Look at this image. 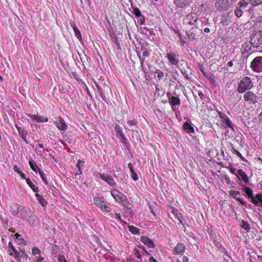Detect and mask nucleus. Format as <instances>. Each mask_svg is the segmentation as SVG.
Masks as SVG:
<instances>
[{"mask_svg":"<svg viewBox=\"0 0 262 262\" xmlns=\"http://www.w3.org/2000/svg\"><path fill=\"white\" fill-rule=\"evenodd\" d=\"M9 210L12 215L27 221L32 227H36L39 224V220L30 208L17 204H13L10 206Z\"/></svg>","mask_w":262,"mask_h":262,"instance_id":"obj_1","label":"nucleus"},{"mask_svg":"<svg viewBox=\"0 0 262 262\" xmlns=\"http://www.w3.org/2000/svg\"><path fill=\"white\" fill-rule=\"evenodd\" d=\"M111 193L115 200L122 205L126 209L125 211L126 213H132V205L124 194L116 189H112L111 191Z\"/></svg>","mask_w":262,"mask_h":262,"instance_id":"obj_2","label":"nucleus"},{"mask_svg":"<svg viewBox=\"0 0 262 262\" xmlns=\"http://www.w3.org/2000/svg\"><path fill=\"white\" fill-rule=\"evenodd\" d=\"M253 87V83L250 77L245 76L240 80L237 91L239 94H243L246 91H249Z\"/></svg>","mask_w":262,"mask_h":262,"instance_id":"obj_3","label":"nucleus"},{"mask_svg":"<svg viewBox=\"0 0 262 262\" xmlns=\"http://www.w3.org/2000/svg\"><path fill=\"white\" fill-rule=\"evenodd\" d=\"M95 84L102 100L105 102H107V97L108 94L111 93V90L110 86L105 83L99 80L98 82L95 81Z\"/></svg>","mask_w":262,"mask_h":262,"instance_id":"obj_4","label":"nucleus"},{"mask_svg":"<svg viewBox=\"0 0 262 262\" xmlns=\"http://www.w3.org/2000/svg\"><path fill=\"white\" fill-rule=\"evenodd\" d=\"M235 0H216L215 6L220 11L227 10L233 4Z\"/></svg>","mask_w":262,"mask_h":262,"instance_id":"obj_5","label":"nucleus"},{"mask_svg":"<svg viewBox=\"0 0 262 262\" xmlns=\"http://www.w3.org/2000/svg\"><path fill=\"white\" fill-rule=\"evenodd\" d=\"M243 99L247 104L255 105L257 102V95L251 91H248L244 93Z\"/></svg>","mask_w":262,"mask_h":262,"instance_id":"obj_6","label":"nucleus"},{"mask_svg":"<svg viewBox=\"0 0 262 262\" xmlns=\"http://www.w3.org/2000/svg\"><path fill=\"white\" fill-rule=\"evenodd\" d=\"M250 68L255 72H262V56H256L251 61Z\"/></svg>","mask_w":262,"mask_h":262,"instance_id":"obj_7","label":"nucleus"},{"mask_svg":"<svg viewBox=\"0 0 262 262\" xmlns=\"http://www.w3.org/2000/svg\"><path fill=\"white\" fill-rule=\"evenodd\" d=\"M250 42L254 48H257L262 44V34L261 31H258L252 34Z\"/></svg>","mask_w":262,"mask_h":262,"instance_id":"obj_8","label":"nucleus"},{"mask_svg":"<svg viewBox=\"0 0 262 262\" xmlns=\"http://www.w3.org/2000/svg\"><path fill=\"white\" fill-rule=\"evenodd\" d=\"M198 20V17L195 13H191L186 15L183 18V24L186 26L195 25Z\"/></svg>","mask_w":262,"mask_h":262,"instance_id":"obj_9","label":"nucleus"},{"mask_svg":"<svg viewBox=\"0 0 262 262\" xmlns=\"http://www.w3.org/2000/svg\"><path fill=\"white\" fill-rule=\"evenodd\" d=\"M8 248H9V250L10 251L11 250L12 252H13L14 253V256L15 257V259L17 261H20V259H21V257H24V256H26V254L25 253V250H23L20 251V252H19L18 251H17L15 249V248L13 245L12 242H10L9 243V244H8ZM10 255H11V256L13 255V253H11V252L10 253Z\"/></svg>","mask_w":262,"mask_h":262,"instance_id":"obj_10","label":"nucleus"},{"mask_svg":"<svg viewBox=\"0 0 262 262\" xmlns=\"http://www.w3.org/2000/svg\"><path fill=\"white\" fill-rule=\"evenodd\" d=\"M200 31L201 30L198 28L196 25H194L189 30L187 28L186 35L188 38L194 40L199 36Z\"/></svg>","mask_w":262,"mask_h":262,"instance_id":"obj_11","label":"nucleus"},{"mask_svg":"<svg viewBox=\"0 0 262 262\" xmlns=\"http://www.w3.org/2000/svg\"><path fill=\"white\" fill-rule=\"evenodd\" d=\"M115 130L116 132V135L121 142V143L126 147L127 146L128 140L124 135L122 128L119 125L115 126Z\"/></svg>","mask_w":262,"mask_h":262,"instance_id":"obj_12","label":"nucleus"},{"mask_svg":"<svg viewBox=\"0 0 262 262\" xmlns=\"http://www.w3.org/2000/svg\"><path fill=\"white\" fill-rule=\"evenodd\" d=\"M166 57L171 65L177 66L179 63V55L174 52H170L168 53L167 54Z\"/></svg>","mask_w":262,"mask_h":262,"instance_id":"obj_13","label":"nucleus"},{"mask_svg":"<svg viewBox=\"0 0 262 262\" xmlns=\"http://www.w3.org/2000/svg\"><path fill=\"white\" fill-rule=\"evenodd\" d=\"M99 176L101 180L105 181L110 186L114 187L116 185V183L112 176L102 173H99Z\"/></svg>","mask_w":262,"mask_h":262,"instance_id":"obj_14","label":"nucleus"},{"mask_svg":"<svg viewBox=\"0 0 262 262\" xmlns=\"http://www.w3.org/2000/svg\"><path fill=\"white\" fill-rule=\"evenodd\" d=\"M27 116L30 118L32 121H35L37 123H45L48 121V118L46 116H41L38 115L27 114Z\"/></svg>","mask_w":262,"mask_h":262,"instance_id":"obj_15","label":"nucleus"},{"mask_svg":"<svg viewBox=\"0 0 262 262\" xmlns=\"http://www.w3.org/2000/svg\"><path fill=\"white\" fill-rule=\"evenodd\" d=\"M186 250V247L183 243H178L173 249V253L176 255H182Z\"/></svg>","mask_w":262,"mask_h":262,"instance_id":"obj_16","label":"nucleus"},{"mask_svg":"<svg viewBox=\"0 0 262 262\" xmlns=\"http://www.w3.org/2000/svg\"><path fill=\"white\" fill-rule=\"evenodd\" d=\"M56 126L61 131H65L67 129V125L65 121L61 117H58L54 122Z\"/></svg>","mask_w":262,"mask_h":262,"instance_id":"obj_17","label":"nucleus"},{"mask_svg":"<svg viewBox=\"0 0 262 262\" xmlns=\"http://www.w3.org/2000/svg\"><path fill=\"white\" fill-rule=\"evenodd\" d=\"M244 190L248 197L251 199V202L255 205H258V201H256L253 196V190L249 187L245 186Z\"/></svg>","mask_w":262,"mask_h":262,"instance_id":"obj_18","label":"nucleus"},{"mask_svg":"<svg viewBox=\"0 0 262 262\" xmlns=\"http://www.w3.org/2000/svg\"><path fill=\"white\" fill-rule=\"evenodd\" d=\"M180 71L185 79L189 81H193L191 70L189 67H187L186 68H182Z\"/></svg>","mask_w":262,"mask_h":262,"instance_id":"obj_19","label":"nucleus"},{"mask_svg":"<svg viewBox=\"0 0 262 262\" xmlns=\"http://www.w3.org/2000/svg\"><path fill=\"white\" fill-rule=\"evenodd\" d=\"M168 100L173 111H175V106L180 105L181 104V99L178 97L171 96L168 98Z\"/></svg>","mask_w":262,"mask_h":262,"instance_id":"obj_20","label":"nucleus"},{"mask_svg":"<svg viewBox=\"0 0 262 262\" xmlns=\"http://www.w3.org/2000/svg\"><path fill=\"white\" fill-rule=\"evenodd\" d=\"M191 124L190 120L186 121L183 125V129L188 134H194V129Z\"/></svg>","mask_w":262,"mask_h":262,"instance_id":"obj_21","label":"nucleus"},{"mask_svg":"<svg viewBox=\"0 0 262 262\" xmlns=\"http://www.w3.org/2000/svg\"><path fill=\"white\" fill-rule=\"evenodd\" d=\"M229 194L235 200H237L242 205H245L246 202H245L242 198H240V192L239 191L231 190L229 191Z\"/></svg>","mask_w":262,"mask_h":262,"instance_id":"obj_22","label":"nucleus"},{"mask_svg":"<svg viewBox=\"0 0 262 262\" xmlns=\"http://www.w3.org/2000/svg\"><path fill=\"white\" fill-rule=\"evenodd\" d=\"M238 175L237 178L239 180H242L246 184L249 182V179L246 173L242 169H239L237 171Z\"/></svg>","mask_w":262,"mask_h":262,"instance_id":"obj_23","label":"nucleus"},{"mask_svg":"<svg viewBox=\"0 0 262 262\" xmlns=\"http://www.w3.org/2000/svg\"><path fill=\"white\" fill-rule=\"evenodd\" d=\"M191 0H174L173 2L178 8H185L189 5Z\"/></svg>","mask_w":262,"mask_h":262,"instance_id":"obj_24","label":"nucleus"},{"mask_svg":"<svg viewBox=\"0 0 262 262\" xmlns=\"http://www.w3.org/2000/svg\"><path fill=\"white\" fill-rule=\"evenodd\" d=\"M140 241L142 242L144 245H147L149 248H154L155 244L152 241V240L150 239L149 238L146 236H142L140 237Z\"/></svg>","mask_w":262,"mask_h":262,"instance_id":"obj_25","label":"nucleus"},{"mask_svg":"<svg viewBox=\"0 0 262 262\" xmlns=\"http://www.w3.org/2000/svg\"><path fill=\"white\" fill-rule=\"evenodd\" d=\"M16 127L18 132L19 135L21 137V138L25 141H27V136L28 135L27 132L25 130L24 128H21L20 126H19L16 125Z\"/></svg>","mask_w":262,"mask_h":262,"instance_id":"obj_26","label":"nucleus"},{"mask_svg":"<svg viewBox=\"0 0 262 262\" xmlns=\"http://www.w3.org/2000/svg\"><path fill=\"white\" fill-rule=\"evenodd\" d=\"M94 204L99 208L102 207V205L104 203L103 198L98 196L94 197Z\"/></svg>","mask_w":262,"mask_h":262,"instance_id":"obj_27","label":"nucleus"},{"mask_svg":"<svg viewBox=\"0 0 262 262\" xmlns=\"http://www.w3.org/2000/svg\"><path fill=\"white\" fill-rule=\"evenodd\" d=\"M35 195L36 197L37 200L38 201L39 203L42 207H45L47 206L48 203L41 195L39 194V193H36Z\"/></svg>","mask_w":262,"mask_h":262,"instance_id":"obj_28","label":"nucleus"},{"mask_svg":"<svg viewBox=\"0 0 262 262\" xmlns=\"http://www.w3.org/2000/svg\"><path fill=\"white\" fill-rule=\"evenodd\" d=\"M84 161L81 160H78V162L76 164V167L78 169V170L76 172V175H79L82 174L81 168L83 167L84 164Z\"/></svg>","mask_w":262,"mask_h":262,"instance_id":"obj_29","label":"nucleus"},{"mask_svg":"<svg viewBox=\"0 0 262 262\" xmlns=\"http://www.w3.org/2000/svg\"><path fill=\"white\" fill-rule=\"evenodd\" d=\"M26 182L27 184L29 186V187L31 188V189L35 192H37L39 191L38 188L37 186L33 184L31 180L29 178H27L26 179Z\"/></svg>","mask_w":262,"mask_h":262,"instance_id":"obj_30","label":"nucleus"},{"mask_svg":"<svg viewBox=\"0 0 262 262\" xmlns=\"http://www.w3.org/2000/svg\"><path fill=\"white\" fill-rule=\"evenodd\" d=\"M127 227H128V230L133 234H139L140 230L138 228H137L133 225H128L127 226Z\"/></svg>","mask_w":262,"mask_h":262,"instance_id":"obj_31","label":"nucleus"},{"mask_svg":"<svg viewBox=\"0 0 262 262\" xmlns=\"http://www.w3.org/2000/svg\"><path fill=\"white\" fill-rule=\"evenodd\" d=\"M171 209L172 213L175 216L176 218L182 223V221H181V214L179 210L172 207Z\"/></svg>","mask_w":262,"mask_h":262,"instance_id":"obj_32","label":"nucleus"},{"mask_svg":"<svg viewBox=\"0 0 262 262\" xmlns=\"http://www.w3.org/2000/svg\"><path fill=\"white\" fill-rule=\"evenodd\" d=\"M241 228L245 229L247 232H249L250 230V226L249 224L247 222L244 220L242 221Z\"/></svg>","mask_w":262,"mask_h":262,"instance_id":"obj_33","label":"nucleus"},{"mask_svg":"<svg viewBox=\"0 0 262 262\" xmlns=\"http://www.w3.org/2000/svg\"><path fill=\"white\" fill-rule=\"evenodd\" d=\"M37 169H38V171L39 172V174L42 179V180L43 181V182L46 184V185H48V181H47V178H46L44 173H43V172L42 171H41V170H40V169L37 167Z\"/></svg>","mask_w":262,"mask_h":262,"instance_id":"obj_34","label":"nucleus"},{"mask_svg":"<svg viewBox=\"0 0 262 262\" xmlns=\"http://www.w3.org/2000/svg\"><path fill=\"white\" fill-rule=\"evenodd\" d=\"M224 121L225 122L226 124L228 127L233 130L234 125H233L232 121L228 117L225 118V119L224 120Z\"/></svg>","mask_w":262,"mask_h":262,"instance_id":"obj_35","label":"nucleus"},{"mask_svg":"<svg viewBox=\"0 0 262 262\" xmlns=\"http://www.w3.org/2000/svg\"><path fill=\"white\" fill-rule=\"evenodd\" d=\"M155 74H157V77L159 80L162 79L164 77V73L160 69H156Z\"/></svg>","mask_w":262,"mask_h":262,"instance_id":"obj_36","label":"nucleus"},{"mask_svg":"<svg viewBox=\"0 0 262 262\" xmlns=\"http://www.w3.org/2000/svg\"><path fill=\"white\" fill-rule=\"evenodd\" d=\"M111 37L112 38L113 41L116 43L118 48L120 49V45L118 41L116 34L115 33H113L111 35Z\"/></svg>","mask_w":262,"mask_h":262,"instance_id":"obj_37","label":"nucleus"},{"mask_svg":"<svg viewBox=\"0 0 262 262\" xmlns=\"http://www.w3.org/2000/svg\"><path fill=\"white\" fill-rule=\"evenodd\" d=\"M249 3V0H242L238 3L239 7L241 8L242 7L245 8Z\"/></svg>","mask_w":262,"mask_h":262,"instance_id":"obj_38","label":"nucleus"},{"mask_svg":"<svg viewBox=\"0 0 262 262\" xmlns=\"http://www.w3.org/2000/svg\"><path fill=\"white\" fill-rule=\"evenodd\" d=\"M249 2L253 6H257L262 4V0H249Z\"/></svg>","mask_w":262,"mask_h":262,"instance_id":"obj_39","label":"nucleus"},{"mask_svg":"<svg viewBox=\"0 0 262 262\" xmlns=\"http://www.w3.org/2000/svg\"><path fill=\"white\" fill-rule=\"evenodd\" d=\"M32 254L34 255H41V251L36 247H34L32 249Z\"/></svg>","mask_w":262,"mask_h":262,"instance_id":"obj_40","label":"nucleus"},{"mask_svg":"<svg viewBox=\"0 0 262 262\" xmlns=\"http://www.w3.org/2000/svg\"><path fill=\"white\" fill-rule=\"evenodd\" d=\"M74 31L75 36L77 38V39L79 40H82L81 34V33L79 31V30L78 29V28H74Z\"/></svg>","mask_w":262,"mask_h":262,"instance_id":"obj_41","label":"nucleus"},{"mask_svg":"<svg viewBox=\"0 0 262 262\" xmlns=\"http://www.w3.org/2000/svg\"><path fill=\"white\" fill-rule=\"evenodd\" d=\"M29 164L32 170L37 173L36 167L37 168L38 167L36 165L35 163L32 161L30 160L29 161Z\"/></svg>","mask_w":262,"mask_h":262,"instance_id":"obj_42","label":"nucleus"},{"mask_svg":"<svg viewBox=\"0 0 262 262\" xmlns=\"http://www.w3.org/2000/svg\"><path fill=\"white\" fill-rule=\"evenodd\" d=\"M133 13L137 17H140L141 16V13L138 8L133 9Z\"/></svg>","mask_w":262,"mask_h":262,"instance_id":"obj_43","label":"nucleus"},{"mask_svg":"<svg viewBox=\"0 0 262 262\" xmlns=\"http://www.w3.org/2000/svg\"><path fill=\"white\" fill-rule=\"evenodd\" d=\"M234 14L237 17H240L242 15V12L241 10V8H236L234 11Z\"/></svg>","mask_w":262,"mask_h":262,"instance_id":"obj_44","label":"nucleus"},{"mask_svg":"<svg viewBox=\"0 0 262 262\" xmlns=\"http://www.w3.org/2000/svg\"><path fill=\"white\" fill-rule=\"evenodd\" d=\"M102 207L100 208L103 211H105L106 212H110L111 211V208L105 204L104 203L103 204Z\"/></svg>","mask_w":262,"mask_h":262,"instance_id":"obj_45","label":"nucleus"},{"mask_svg":"<svg viewBox=\"0 0 262 262\" xmlns=\"http://www.w3.org/2000/svg\"><path fill=\"white\" fill-rule=\"evenodd\" d=\"M130 176L134 181H136L138 180V177L135 171H130Z\"/></svg>","mask_w":262,"mask_h":262,"instance_id":"obj_46","label":"nucleus"},{"mask_svg":"<svg viewBox=\"0 0 262 262\" xmlns=\"http://www.w3.org/2000/svg\"><path fill=\"white\" fill-rule=\"evenodd\" d=\"M44 260V258L40 255L36 256L35 258V262H46V261H42Z\"/></svg>","mask_w":262,"mask_h":262,"instance_id":"obj_47","label":"nucleus"},{"mask_svg":"<svg viewBox=\"0 0 262 262\" xmlns=\"http://www.w3.org/2000/svg\"><path fill=\"white\" fill-rule=\"evenodd\" d=\"M58 262H68V261L63 255H60L58 257Z\"/></svg>","mask_w":262,"mask_h":262,"instance_id":"obj_48","label":"nucleus"},{"mask_svg":"<svg viewBox=\"0 0 262 262\" xmlns=\"http://www.w3.org/2000/svg\"><path fill=\"white\" fill-rule=\"evenodd\" d=\"M228 169L231 173L235 174L237 176V174L235 172L236 169L234 167H233L231 164L230 166L228 167Z\"/></svg>","mask_w":262,"mask_h":262,"instance_id":"obj_49","label":"nucleus"},{"mask_svg":"<svg viewBox=\"0 0 262 262\" xmlns=\"http://www.w3.org/2000/svg\"><path fill=\"white\" fill-rule=\"evenodd\" d=\"M255 197L256 198L255 200L258 201V203L260 202V203H262V194L260 193L256 194Z\"/></svg>","mask_w":262,"mask_h":262,"instance_id":"obj_50","label":"nucleus"},{"mask_svg":"<svg viewBox=\"0 0 262 262\" xmlns=\"http://www.w3.org/2000/svg\"><path fill=\"white\" fill-rule=\"evenodd\" d=\"M134 251V254L137 257V258H138V259H140L141 258V256L139 251L137 250L136 248H135Z\"/></svg>","mask_w":262,"mask_h":262,"instance_id":"obj_51","label":"nucleus"},{"mask_svg":"<svg viewBox=\"0 0 262 262\" xmlns=\"http://www.w3.org/2000/svg\"><path fill=\"white\" fill-rule=\"evenodd\" d=\"M115 218L120 223H122L123 221L121 219V215L120 213L115 212Z\"/></svg>","mask_w":262,"mask_h":262,"instance_id":"obj_52","label":"nucleus"},{"mask_svg":"<svg viewBox=\"0 0 262 262\" xmlns=\"http://www.w3.org/2000/svg\"><path fill=\"white\" fill-rule=\"evenodd\" d=\"M127 123L129 126H136L137 125V121L136 120H130L127 121Z\"/></svg>","mask_w":262,"mask_h":262,"instance_id":"obj_53","label":"nucleus"},{"mask_svg":"<svg viewBox=\"0 0 262 262\" xmlns=\"http://www.w3.org/2000/svg\"><path fill=\"white\" fill-rule=\"evenodd\" d=\"M217 113H218V114L219 115L220 118L222 119H223V120H224L225 119V118L227 117V116L225 114L223 113L221 111H219Z\"/></svg>","mask_w":262,"mask_h":262,"instance_id":"obj_54","label":"nucleus"},{"mask_svg":"<svg viewBox=\"0 0 262 262\" xmlns=\"http://www.w3.org/2000/svg\"><path fill=\"white\" fill-rule=\"evenodd\" d=\"M233 151L235 152V154L239 157L240 158H241L242 160H244V158L243 157L242 154L237 150H236L235 149H233Z\"/></svg>","mask_w":262,"mask_h":262,"instance_id":"obj_55","label":"nucleus"},{"mask_svg":"<svg viewBox=\"0 0 262 262\" xmlns=\"http://www.w3.org/2000/svg\"><path fill=\"white\" fill-rule=\"evenodd\" d=\"M14 171L19 174L21 171L20 170L19 168L17 166L15 165L13 167Z\"/></svg>","mask_w":262,"mask_h":262,"instance_id":"obj_56","label":"nucleus"},{"mask_svg":"<svg viewBox=\"0 0 262 262\" xmlns=\"http://www.w3.org/2000/svg\"><path fill=\"white\" fill-rule=\"evenodd\" d=\"M214 243L215 246L219 248L222 246V244L219 241H214Z\"/></svg>","mask_w":262,"mask_h":262,"instance_id":"obj_57","label":"nucleus"},{"mask_svg":"<svg viewBox=\"0 0 262 262\" xmlns=\"http://www.w3.org/2000/svg\"><path fill=\"white\" fill-rule=\"evenodd\" d=\"M198 95L199 97L200 98L201 100H203L204 98V94L202 91H199L198 93Z\"/></svg>","mask_w":262,"mask_h":262,"instance_id":"obj_58","label":"nucleus"},{"mask_svg":"<svg viewBox=\"0 0 262 262\" xmlns=\"http://www.w3.org/2000/svg\"><path fill=\"white\" fill-rule=\"evenodd\" d=\"M128 167L130 171H133L135 170L134 169L133 164L132 163H129L128 164Z\"/></svg>","mask_w":262,"mask_h":262,"instance_id":"obj_59","label":"nucleus"},{"mask_svg":"<svg viewBox=\"0 0 262 262\" xmlns=\"http://www.w3.org/2000/svg\"><path fill=\"white\" fill-rule=\"evenodd\" d=\"M18 174L20 176L21 179H26V175L23 172L21 171Z\"/></svg>","mask_w":262,"mask_h":262,"instance_id":"obj_60","label":"nucleus"},{"mask_svg":"<svg viewBox=\"0 0 262 262\" xmlns=\"http://www.w3.org/2000/svg\"><path fill=\"white\" fill-rule=\"evenodd\" d=\"M148 52L147 51H144L142 53V57H147L148 56Z\"/></svg>","mask_w":262,"mask_h":262,"instance_id":"obj_61","label":"nucleus"},{"mask_svg":"<svg viewBox=\"0 0 262 262\" xmlns=\"http://www.w3.org/2000/svg\"><path fill=\"white\" fill-rule=\"evenodd\" d=\"M140 248L142 249L144 252V253L147 255H150V254L145 249L144 247L139 246Z\"/></svg>","mask_w":262,"mask_h":262,"instance_id":"obj_62","label":"nucleus"},{"mask_svg":"<svg viewBox=\"0 0 262 262\" xmlns=\"http://www.w3.org/2000/svg\"><path fill=\"white\" fill-rule=\"evenodd\" d=\"M149 262H158L153 256H150L149 258Z\"/></svg>","mask_w":262,"mask_h":262,"instance_id":"obj_63","label":"nucleus"},{"mask_svg":"<svg viewBox=\"0 0 262 262\" xmlns=\"http://www.w3.org/2000/svg\"><path fill=\"white\" fill-rule=\"evenodd\" d=\"M183 262H188L189 261L188 257L186 256H184L183 257Z\"/></svg>","mask_w":262,"mask_h":262,"instance_id":"obj_64","label":"nucleus"}]
</instances>
